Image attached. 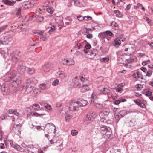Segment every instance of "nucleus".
<instances>
[{
	"label": "nucleus",
	"mask_w": 153,
	"mask_h": 153,
	"mask_svg": "<svg viewBox=\"0 0 153 153\" xmlns=\"http://www.w3.org/2000/svg\"><path fill=\"white\" fill-rule=\"evenodd\" d=\"M109 60V59L107 57H105L103 58H102L100 59V61L101 62H108V61Z\"/></svg>",
	"instance_id": "58836bf2"
},
{
	"label": "nucleus",
	"mask_w": 153,
	"mask_h": 153,
	"mask_svg": "<svg viewBox=\"0 0 153 153\" xmlns=\"http://www.w3.org/2000/svg\"><path fill=\"white\" fill-rule=\"evenodd\" d=\"M25 70L26 67L25 62L22 60L20 61L17 67V70L19 73L20 74H23L25 71Z\"/></svg>",
	"instance_id": "423d86ee"
},
{
	"label": "nucleus",
	"mask_w": 153,
	"mask_h": 153,
	"mask_svg": "<svg viewBox=\"0 0 153 153\" xmlns=\"http://www.w3.org/2000/svg\"><path fill=\"white\" fill-rule=\"evenodd\" d=\"M79 107L77 101H74L71 100L70 103V106L69 107V110L71 111H77Z\"/></svg>",
	"instance_id": "6e6552de"
},
{
	"label": "nucleus",
	"mask_w": 153,
	"mask_h": 153,
	"mask_svg": "<svg viewBox=\"0 0 153 153\" xmlns=\"http://www.w3.org/2000/svg\"><path fill=\"white\" fill-rule=\"evenodd\" d=\"M131 7V5L130 4H129L126 7V8H125V10H129L130 8Z\"/></svg>",
	"instance_id": "69168bd1"
},
{
	"label": "nucleus",
	"mask_w": 153,
	"mask_h": 153,
	"mask_svg": "<svg viewBox=\"0 0 153 153\" xmlns=\"http://www.w3.org/2000/svg\"><path fill=\"white\" fill-rule=\"evenodd\" d=\"M3 2L5 4L9 6H13L16 3V1L12 0H3Z\"/></svg>",
	"instance_id": "f8f14e48"
},
{
	"label": "nucleus",
	"mask_w": 153,
	"mask_h": 153,
	"mask_svg": "<svg viewBox=\"0 0 153 153\" xmlns=\"http://www.w3.org/2000/svg\"><path fill=\"white\" fill-rule=\"evenodd\" d=\"M83 17L84 18V19L85 20H89V18H90V19H91V17L89 16H84Z\"/></svg>",
	"instance_id": "0e129e2a"
},
{
	"label": "nucleus",
	"mask_w": 153,
	"mask_h": 153,
	"mask_svg": "<svg viewBox=\"0 0 153 153\" xmlns=\"http://www.w3.org/2000/svg\"><path fill=\"white\" fill-rule=\"evenodd\" d=\"M71 133L72 135L74 136L77 134L78 132L75 130H73L71 131Z\"/></svg>",
	"instance_id": "e433bc0d"
},
{
	"label": "nucleus",
	"mask_w": 153,
	"mask_h": 153,
	"mask_svg": "<svg viewBox=\"0 0 153 153\" xmlns=\"http://www.w3.org/2000/svg\"><path fill=\"white\" fill-rule=\"evenodd\" d=\"M96 106L97 107L99 108H101L103 107V105L102 104L100 103H97L96 104Z\"/></svg>",
	"instance_id": "de8ad7c7"
},
{
	"label": "nucleus",
	"mask_w": 153,
	"mask_h": 153,
	"mask_svg": "<svg viewBox=\"0 0 153 153\" xmlns=\"http://www.w3.org/2000/svg\"><path fill=\"white\" fill-rule=\"evenodd\" d=\"M97 52V50L96 49H94L91 50L90 53L93 56H95L96 55Z\"/></svg>",
	"instance_id": "b1692460"
},
{
	"label": "nucleus",
	"mask_w": 153,
	"mask_h": 153,
	"mask_svg": "<svg viewBox=\"0 0 153 153\" xmlns=\"http://www.w3.org/2000/svg\"><path fill=\"white\" fill-rule=\"evenodd\" d=\"M55 26H52L49 30V32L50 33H51L53 32L55 30Z\"/></svg>",
	"instance_id": "8fccbe9b"
},
{
	"label": "nucleus",
	"mask_w": 153,
	"mask_h": 153,
	"mask_svg": "<svg viewBox=\"0 0 153 153\" xmlns=\"http://www.w3.org/2000/svg\"><path fill=\"white\" fill-rule=\"evenodd\" d=\"M140 69L144 72H146L147 71L146 68L143 67H141L140 68Z\"/></svg>",
	"instance_id": "e2e57ef3"
},
{
	"label": "nucleus",
	"mask_w": 153,
	"mask_h": 153,
	"mask_svg": "<svg viewBox=\"0 0 153 153\" xmlns=\"http://www.w3.org/2000/svg\"><path fill=\"white\" fill-rule=\"evenodd\" d=\"M80 80L77 79L76 76L72 80V85L75 88H80L81 86V84L79 82Z\"/></svg>",
	"instance_id": "1a4fd4ad"
},
{
	"label": "nucleus",
	"mask_w": 153,
	"mask_h": 153,
	"mask_svg": "<svg viewBox=\"0 0 153 153\" xmlns=\"http://www.w3.org/2000/svg\"><path fill=\"white\" fill-rule=\"evenodd\" d=\"M135 87L136 88H137V89H139V88H142L143 86L142 85L140 84H137L135 85Z\"/></svg>",
	"instance_id": "3c124183"
},
{
	"label": "nucleus",
	"mask_w": 153,
	"mask_h": 153,
	"mask_svg": "<svg viewBox=\"0 0 153 153\" xmlns=\"http://www.w3.org/2000/svg\"><path fill=\"white\" fill-rule=\"evenodd\" d=\"M45 107L47 109L51 110H52V108L51 107L50 105L48 104H45Z\"/></svg>",
	"instance_id": "ea45409f"
},
{
	"label": "nucleus",
	"mask_w": 153,
	"mask_h": 153,
	"mask_svg": "<svg viewBox=\"0 0 153 153\" xmlns=\"http://www.w3.org/2000/svg\"><path fill=\"white\" fill-rule=\"evenodd\" d=\"M140 72L137 71L136 73H134L132 75L133 77L135 78H140L139 76V74Z\"/></svg>",
	"instance_id": "c85d7f7f"
},
{
	"label": "nucleus",
	"mask_w": 153,
	"mask_h": 153,
	"mask_svg": "<svg viewBox=\"0 0 153 153\" xmlns=\"http://www.w3.org/2000/svg\"><path fill=\"white\" fill-rule=\"evenodd\" d=\"M18 58L15 56H13L12 58L13 61L15 62H16L18 60Z\"/></svg>",
	"instance_id": "338daca9"
},
{
	"label": "nucleus",
	"mask_w": 153,
	"mask_h": 153,
	"mask_svg": "<svg viewBox=\"0 0 153 153\" xmlns=\"http://www.w3.org/2000/svg\"><path fill=\"white\" fill-rule=\"evenodd\" d=\"M26 4L27 7H26V8H27V9L32 7L33 6V5H30V4H29L28 3H26Z\"/></svg>",
	"instance_id": "774afa93"
},
{
	"label": "nucleus",
	"mask_w": 153,
	"mask_h": 153,
	"mask_svg": "<svg viewBox=\"0 0 153 153\" xmlns=\"http://www.w3.org/2000/svg\"><path fill=\"white\" fill-rule=\"evenodd\" d=\"M98 36H100L102 38H106V34L105 32H103L100 33L99 34Z\"/></svg>",
	"instance_id": "c756f323"
},
{
	"label": "nucleus",
	"mask_w": 153,
	"mask_h": 153,
	"mask_svg": "<svg viewBox=\"0 0 153 153\" xmlns=\"http://www.w3.org/2000/svg\"><path fill=\"white\" fill-rule=\"evenodd\" d=\"M44 19V17L43 16H38L36 18V21L38 22H42Z\"/></svg>",
	"instance_id": "c9c22d12"
},
{
	"label": "nucleus",
	"mask_w": 153,
	"mask_h": 153,
	"mask_svg": "<svg viewBox=\"0 0 153 153\" xmlns=\"http://www.w3.org/2000/svg\"><path fill=\"white\" fill-rule=\"evenodd\" d=\"M135 50L134 48L132 47L131 45H129L128 47L126 45L123 47L121 51L126 55H130L133 53Z\"/></svg>",
	"instance_id": "7ed1b4c3"
},
{
	"label": "nucleus",
	"mask_w": 153,
	"mask_h": 153,
	"mask_svg": "<svg viewBox=\"0 0 153 153\" xmlns=\"http://www.w3.org/2000/svg\"><path fill=\"white\" fill-rule=\"evenodd\" d=\"M106 35L109 36H111L113 35L112 32L110 30H107L105 32Z\"/></svg>",
	"instance_id": "a19ab883"
},
{
	"label": "nucleus",
	"mask_w": 153,
	"mask_h": 153,
	"mask_svg": "<svg viewBox=\"0 0 153 153\" xmlns=\"http://www.w3.org/2000/svg\"><path fill=\"white\" fill-rule=\"evenodd\" d=\"M105 87L104 85H101L98 87V90L102 93Z\"/></svg>",
	"instance_id": "cd10ccee"
},
{
	"label": "nucleus",
	"mask_w": 153,
	"mask_h": 153,
	"mask_svg": "<svg viewBox=\"0 0 153 153\" xmlns=\"http://www.w3.org/2000/svg\"><path fill=\"white\" fill-rule=\"evenodd\" d=\"M20 7L21 9H27V8H26L27 4L26 3L24 2L20 4Z\"/></svg>",
	"instance_id": "bb28decb"
},
{
	"label": "nucleus",
	"mask_w": 153,
	"mask_h": 153,
	"mask_svg": "<svg viewBox=\"0 0 153 153\" xmlns=\"http://www.w3.org/2000/svg\"><path fill=\"white\" fill-rule=\"evenodd\" d=\"M39 88L42 90L45 89L46 87V85L44 84H40L39 85Z\"/></svg>",
	"instance_id": "79ce46f5"
},
{
	"label": "nucleus",
	"mask_w": 153,
	"mask_h": 153,
	"mask_svg": "<svg viewBox=\"0 0 153 153\" xmlns=\"http://www.w3.org/2000/svg\"><path fill=\"white\" fill-rule=\"evenodd\" d=\"M120 115L118 114H117L115 115V119L117 120H119L120 119L121 117V116L120 117Z\"/></svg>",
	"instance_id": "052dcab7"
},
{
	"label": "nucleus",
	"mask_w": 153,
	"mask_h": 153,
	"mask_svg": "<svg viewBox=\"0 0 153 153\" xmlns=\"http://www.w3.org/2000/svg\"><path fill=\"white\" fill-rule=\"evenodd\" d=\"M121 40L120 39L118 38L116 39L113 42V44L114 46L117 48L118 47V46L121 44Z\"/></svg>",
	"instance_id": "a211bd4d"
},
{
	"label": "nucleus",
	"mask_w": 153,
	"mask_h": 153,
	"mask_svg": "<svg viewBox=\"0 0 153 153\" xmlns=\"http://www.w3.org/2000/svg\"><path fill=\"white\" fill-rule=\"evenodd\" d=\"M77 47H78V49H79L82 47V46L81 44L79 43L75 46L76 48H77Z\"/></svg>",
	"instance_id": "13d9d810"
},
{
	"label": "nucleus",
	"mask_w": 153,
	"mask_h": 153,
	"mask_svg": "<svg viewBox=\"0 0 153 153\" xmlns=\"http://www.w3.org/2000/svg\"><path fill=\"white\" fill-rule=\"evenodd\" d=\"M26 71L29 74L32 75L35 73V70L34 68L33 67H27L26 69Z\"/></svg>",
	"instance_id": "6ab92c4d"
},
{
	"label": "nucleus",
	"mask_w": 153,
	"mask_h": 153,
	"mask_svg": "<svg viewBox=\"0 0 153 153\" xmlns=\"http://www.w3.org/2000/svg\"><path fill=\"white\" fill-rule=\"evenodd\" d=\"M52 67V65L51 63H48L43 66V69L45 72H48L50 71Z\"/></svg>",
	"instance_id": "9b49d317"
},
{
	"label": "nucleus",
	"mask_w": 153,
	"mask_h": 153,
	"mask_svg": "<svg viewBox=\"0 0 153 153\" xmlns=\"http://www.w3.org/2000/svg\"><path fill=\"white\" fill-rule=\"evenodd\" d=\"M152 73L153 71L152 70H149L147 71L146 76L150 77L152 75Z\"/></svg>",
	"instance_id": "2f4dec72"
},
{
	"label": "nucleus",
	"mask_w": 153,
	"mask_h": 153,
	"mask_svg": "<svg viewBox=\"0 0 153 153\" xmlns=\"http://www.w3.org/2000/svg\"><path fill=\"white\" fill-rule=\"evenodd\" d=\"M102 93L105 95H110L111 94V92L110 89L106 87L105 88Z\"/></svg>",
	"instance_id": "412c9836"
},
{
	"label": "nucleus",
	"mask_w": 153,
	"mask_h": 153,
	"mask_svg": "<svg viewBox=\"0 0 153 153\" xmlns=\"http://www.w3.org/2000/svg\"><path fill=\"white\" fill-rule=\"evenodd\" d=\"M44 32L43 31H41L37 32V34L39 35V36L40 38V39H42L43 41H45L46 39L45 36L43 35Z\"/></svg>",
	"instance_id": "aec40b11"
},
{
	"label": "nucleus",
	"mask_w": 153,
	"mask_h": 153,
	"mask_svg": "<svg viewBox=\"0 0 153 153\" xmlns=\"http://www.w3.org/2000/svg\"><path fill=\"white\" fill-rule=\"evenodd\" d=\"M7 25H3L0 27V33L2 32L7 27Z\"/></svg>",
	"instance_id": "4c0bfd02"
},
{
	"label": "nucleus",
	"mask_w": 153,
	"mask_h": 153,
	"mask_svg": "<svg viewBox=\"0 0 153 153\" xmlns=\"http://www.w3.org/2000/svg\"><path fill=\"white\" fill-rule=\"evenodd\" d=\"M77 102L79 107L85 106L87 105L88 103L86 100L83 99H82L80 101H77Z\"/></svg>",
	"instance_id": "dca6fc26"
},
{
	"label": "nucleus",
	"mask_w": 153,
	"mask_h": 153,
	"mask_svg": "<svg viewBox=\"0 0 153 153\" xmlns=\"http://www.w3.org/2000/svg\"><path fill=\"white\" fill-rule=\"evenodd\" d=\"M3 45L8 44L12 40V38L8 36L3 37Z\"/></svg>",
	"instance_id": "ddd939ff"
},
{
	"label": "nucleus",
	"mask_w": 153,
	"mask_h": 153,
	"mask_svg": "<svg viewBox=\"0 0 153 153\" xmlns=\"http://www.w3.org/2000/svg\"><path fill=\"white\" fill-rule=\"evenodd\" d=\"M77 19L80 21H82L84 19V18L81 16H77Z\"/></svg>",
	"instance_id": "864d4df0"
},
{
	"label": "nucleus",
	"mask_w": 153,
	"mask_h": 153,
	"mask_svg": "<svg viewBox=\"0 0 153 153\" xmlns=\"http://www.w3.org/2000/svg\"><path fill=\"white\" fill-rule=\"evenodd\" d=\"M110 112V110L108 108H104L99 113V116L101 118V121L103 122H106L107 120L106 118L109 115Z\"/></svg>",
	"instance_id": "20e7f679"
},
{
	"label": "nucleus",
	"mask_w": 153,
	"mask_h": 153,
	"mask_svg": "<svg viewBox=\"0 0 153 153\" xmlns=\"http://www.w3.org/2000/svg\"><path fill=\"white\" fill-rule=\"evenodd\" d=\"M67 62H68V60L67 59H62V63L64 65H67Z\"/></svg>",
	"instance_id": "603ef678"
},
{
	"label": "nucleus",
	"mask_w": 153,
	"mask_h": 153,
	"mask_svg": "<svg viewBox=\"0 0 153 153\" xmlns=\"http://www.w3.org/2000/svg\"><path fill=\"white\" fill-rule=\"evenodd\" d=\"M86 37L88 39H91L93 37V35L92 34L89 33L87 35Z\"/></svg>",
	"instance_id": "680f3d73"
},
{
	"label": "nucleus",
	"mask_w": 153,
	"mask_h": 153,
	"mask_svg": "<svg viewBox=\"0 0 153 153\" xmlns=\"http://www.w3.org/2000/svg\"><path fill=\"white\" fill-rule=\"evenodd\" d=\"M21 126L22 125L20 124V123L14 125L13 128V131L15 133L20 132V131H19V129H20Z\"/></svg>",
	"instance_id": "2eb2a0df"
},
{
	"label": "nucleus",
	"mask_w": 153,
	"mask_h": 153,
	"mask_svg": "<svg viewBox=\"0 0 153 153\" xmlns=\"http://www.w3.org/2000/svg\"><path fill=\"white\" fill-rule=\"evenodd\" d=\"M16 74V71H11L6 76L4 80L6 82H8L13 79V80H12L13 82H12L13 85H18L21 84V80L19 79H14Z\"/></svg>",
	"instance_id": "f257e3e1"
},
{
	"label": "nucleus",
	"mask_w": 153,
	"mask_h": 153,
	"mask_svg": "<svg viewBox=\"0 0 153 153\" xmlns=\"http://www.w3.org/2000/svg\"><path fill=\"white\" fill-rule=\"evenodd\" d=\"M39 90L36 88H35L33 90V96H35L39 92Z\"/></svg>",
	"instance_id": "473e14b6"
},
{
	"label": "nucleus",
	"mask_w": 153,
	"mask_h": 153,
	"mask_svg": "<svg viewBox=\"0 0 153 153\" xmlns=\"http://www.w3.org/2000/svg\"><path fill=\"white\" fill-rule=\"evenodd\" d=\"M91 45L89 43H88L87 44H86L84 47L87 50L90 49L91 48Z\"/></svg>",
	"instance_id": "09e8293b"
},
{
	"label": "nucleus",
	"mask_w": 153,
	"mask_h": 153,
	"mask_svg": "<svg viewBox=\"0 0 153 153\" xmlns=\"http://www.w3.org/2000/svg\"><path fill=\"white\" fill-rule=\"evenodd\" d=\"M134 102L138 105H139L141 102V101L140 100H134Z\"/></svg>",
	"instance_id": "bf43d9fd"
},
{
	"label": "nucleus",
	"mask_w": 153,
	"mask_h": 153,
	"mask_svg": "<svg viewBox=\"0 0 153 153\" xmlns=\"http://www.w3.org/2000/svg\"><path fill=\"white\" fill-rule=\"evenodd\" d=\"M59 82V80L58 79H56L52 83V85L54 86H56L58 85Z\"/></svg>",
	"instance_id": "a18cd8bd"
},
{
	"label": "nucleus",
	"mask_w": 153,
	"mask_h": 153,
	"mask_svg": "<svg viewBox=\"0 0 153 153\" xmlns=\"http://www.w3.org/2000/svg\"><path fill=\"white\" fill-rule=\"evenodd\" d=\"M127 114V111L125 110L121 111L119 112V115L121 117H122Z\"/></svg>",
	"instance_id": "5701e85b"
},
{
	"label": "nucleus",
	"mask_w": 153,
	"mask_h": 153,
	"mask_svg": "<svg viewBox=\"0 0 153 153\" xmlns=\"http://www.w3.org/2000/svg\"><path fill=\"white\" fill-rule=\"evenodd\" d=\"M139 105L143 108H145L146 107L145 104L142 102H140Z\"/></svg>",
	"instance_id": "5fc2aeb1"
},
{
	"label": "nucleus",
	"mask_w": 153,
	"mask_h": 153,
	"mask_svg": "<svg viewBox=\"0 0 153 153\" xmlns=\"http://www.w3.org/2000/svg\"><path fill=\"white\" fill-rule=\"evenodd\" d=\"M33 83V81L31 80V79L28 80L27 82V85H32Z\"/></svg>",
	"instance_id": "6e6d98bb"
},
{
	"label": "nucleus",
	"mask_w": 153,
	"mask_h": 153,
	"mask_svg": "<svg viewBox=\"0 0 153 153\" xmlns=\"http://www.w3.org/2000/svg\"><path fill=\"white\" fill-rule=\"evenodd\" d=\"M40 108L39 105L38 104H34L32 106L34 110H38V109Z\"/></svg>",
	"instance_id": "72a5a7b5"
},
{
	"label": "nucleus",
	"mask_w": 153,
	"mask_h": 153,
	"mask_svg": "<svg viewBox=\"0 0 153 153\" xmlns=\"http://www.w3.org/2000/svg\"><path fill=\"white\" fill-rule=\"evenodd\" d=\"M114 13L116 14V16L117 17H120L121 16L120 13V12L118 10H115L114 11Z\"/></svg>",
	"instance_id": "a878e982"
},
{
	"label": "nucleus",
	"mask_w": 153,
	"mask_h": 153,
	"mask_svg": "<svg viewBox=\"0 0 153 153\" xmlns=\"http://www.w3.org/2000/svg\"><path fill=\"white\" fill-rule=\"evenodd\" d=\"M35 127L39 131H40L41 130H43L44 131V130L45 129V128L44 126L42 128L40 127V126H35Z\"/></svg>",
	"instance_id": "49530a36"
},
{
	"label": "nucleus",
	"mask_w": 153,
	"mask_h": 153,
	"mask_svg": "<svg viewBox=\"0 0 153 153\" xmlns=\"http://www.w3.org/2000/svg\"><path fill=\"white\" fill-rule=\"evenodd\" d=\"M100 128V133L103 137L106 139L109 138L111 134L110 129L104 125H102Z\"/></svg>",
	"instance_id": "f03ea898"
},
{
	"label": "nucleus",
	"mask_w": 153,
	"mask_h": 153,
	"mask_svg": "<svg viewBox=\"0 0 153 153\" xmlns=\"http://www.w3.org/2000/svg\"><path fill=\"white\" fill-rule=\"evenodd\" d=\"M34 88L33 85H27L26 86V92L27 93H30L33 90Z\"/></svg>",
	"instance_id": "f3484780"
},
{
	"label": "nucleus",
	"mask_w": 153,
	"mask_h": 153,
	"mask_svg": "<svg viewBox=\"0 0 153 153\" xmlns=\"http://www.w3.org/2000/svg\"><path fill=\"white\" fill-rule=\"evenodd\" d=\"M45 114H39L36 112L33 113L32 114V116H35V117H38L40 116L41 117L42 115H45Z\"/></svg>",
	"instance_id": "7c9ffc66"
},
{
	"label": "nucleus",
	"mask_w": 153,
	"mask_h": 153,
	"mask_svg": "<svg viewBox=\"0 0 153 153\" xmlns=\"http://www.w3.org/2000/svg\"><path fill=\"white\" fill-rule=\"evenodd\" d=\"M85 75H82L80 78L81 81L82 82H83L84 83H86L87 82H88L87 80L85 78ZM88 85L87 83H86L85 84H83V85L82 88L86 90H88L89 89V88L88 87Z\"/></svg>",
	"instance_id": "9d476101"
},
{
	"label": "nucleus",
	"mask_w": 153,
	"mask_h": 153,
	"mask_svg": "<svg viewBox=\"0 0 153 153\" xmlns=\"http://www.w3.org/2000/svg\"><path fill=\"white\" fill-rule=\"evenodd\" d=\"M96 116V115L94 112H90L86 115L84 119V122L87 123H89L93 120Z\"/></svg>",
	"instance_id": "39448f33"
},
{
	"label": "nucleus",
	"mask_w": 153,
	"mask_h": 153,
	"mask_svg": "<svg viewBox=\"0 0 153 153\" xmlns=\"http://www.w3.org/2000/svg\"><path fill=\"white\" fill-rule=\"evenodd\" d=\"M59 74V77L63 79L65 78L67 76L66 74L64 73H61Z\"/></svg>",
	"instance_id": "37998d69"
},
{
	"label": "nucleus",
	"mask_w": 153,
	"mask_h": 153,
	"mask_svg": "<svg viewBox=\"0 0 153 153\" xmlns=\"http://www.w3.org/2000/svg\"><path fill=\"white\" fill-rule=\"evenodd\" d=\"M150 62V60H147L143 62L142 63V64L143 66H145L147 64H149Z\"/></svg>",
	"instance_id": "c03bdc74"
},
{
	"label": "nucleus",
	"mask_w": 153,
	"mask_h": 153,
	"mask_svg": "<svg viewBox=\"0 0 153 153\" xmlns=\"http://www.w3.org/2000/svg\"><path fill=\"white\" fill-rule=\"evenodd\" d=\"M11 146L14 148L16 149L18 151L22 152L24 151V149L20 147V146L18 145H15L13 144L12 142L10 143Z\"/></svg>",
	"instance_id": "4468645a"
},
{
	"label": "nucleus",
	"mask_w": 153,
	"mask_h": 153,
	"mask_svg": "<svg viewBox=\"0 0 153 153\" xmlns=\"http://www.w3.org/2000/svg\"><path fill=\"white\" fill-rule=\"evenodd\" d=\"M152 93L151 91H148L146 92V95L147 96H151L152 95Z\"/></svg>",
	"instance_id": "4d7b16f0"
},
{
	"label": "nucleus",
	"mask_w": 153,
	"mask_h": 153,
	"mask_svg": "<svg viewBox=\"0 0 153 153\" xmlns=\"http://www.w3.org/2000/svg\"><path fill=\"white\" fill-rule=\"evenodd\" d=\"M47 11L50 14L53 13L54 11V10L52 8H48L46 9Z\"/></svg>",
	"instance_id": "f704fd0d"
},
{
	"label": "nucleus",
	"mask_w": 153,
	"mask_h": 153,
	"mask_svg": "<svg viewBox=\"0 0 153 153\" xmlns=\"http://www.w3.org/2000/svg\"><path fill=\"white\" fill-rule=\"evenodd\" d=\"M45 128L48 131L49 134L52 132L55 133L56 130V126L53 123H49L46 125Z\"/></svg>",
	"instance_id": "0eeeda50"
},
{
	"label": "nucleus",
	"mask_w": 153,
	"mask_h": 153,
	"mask_svg": "<svg viewBox=\"0 0 153 153\" xmlns=\"http://www.w3.org/2000/svg\"><path fill=\"white\" fill-rule=\"evenodd\" d=\"M21 8L20 7L19 8H16L15 10V14L16 15L19 16L21 13Z\"/></svg>",
	"instance_id": "4be33fe9"
},
{
	"label": "nucleus",
	"mask_w": 153,
	"mask_h": 153,
	"mask_svg": "<svg viewBox=\"0 0 153 153\" xmlns=\"http://www.w3.org/2000/svg\"><path fill=\"white\" fill-rule=\"evenodd\" d=\"M68 60V62H67V65H73L74 64V61L73 59H70Z\"/></svg>",
	"instance_id": "393cba45"
}]
</instances>
